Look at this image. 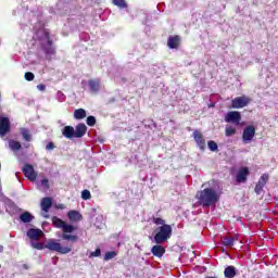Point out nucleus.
<instances>
[{
	"instance_id": "obj_7",
	"label": "nucleus",
	"mask_w": 278,
	"mask_h": 278,
	"mask_svg": "<svg viewBox=\"0 0 278 278\" xmlns=\"http://www.w3.org/2000/svg\"><path fill=\"white\" fill-rule=\"evenodd\" d=\"M255 138V126L249 125L243 129L242 141L244 144H249Z\"/></svg>"
},
{
	"instance_id": "obj_10",
	"label": "nucleus",
	"mask_w": 278,
	"mask_h": 278,
	"mask_svg": "<svg viewBox=\"0 0 278 278\" xmlns=\"http://www.w3.org/2000/svg\"><path fill=\"white\" fill-rule=\"evenodd\" d=\"M11 131L10 118L1 117L0 118V138H5Z\"/></svg>"
},
{
	"instance_id": "obj_11",
	"label": "nucleus",
	"mask_w": 278,
	"mask_h": 278,
	"mask_svg": "<svg viewBox=\"0 0 278 278\" xmlns=\"http://www.w3.org/2000/svg\"><path fill=\"white\" fill-rule=\"evenodd\" d=\"M268 179H270V175H268V174H263L260 177V179L255 186V189H254V191L257 194H262V190H264V186H266V184H268Z\"/></svg>"
},
{
	"instance_id": "obj_13",
	"label": "nucleus",
	"mask_w": 278,
	"mask_h": 278,
	"mask_svg": "<svg viewBox=\"0 0 278 278\" xmlns=\"http://www.w3.org/2000/svg\"><path fill=\"white\" fill-rule=\"evenodd\" d=\"M249 175V167H241L237 173V184H247Z\"/></svg>"
},
{
	"instance_id": "obj_21",
	"label": "nucleus",
	"mask_w": 278,
	"mask_h": 278,
	"mask_svg": "<svg viewBox=\"0 0 278 278\" xmlns=\"http://www.w3.org/2000/svg\"><path fill=\"white\" fill-rule=\"evenodd\" d=\"M53 205V200L51 198H43L41 200V210L42 212H49Z\"/></svg>"
},
{
	"instance_id": "obj_35",
	"label": "nucleus",
	"mask_w": 278,
	"mask_h": 278,
	"mask_svg": "<svg viewBox=\"0 0 278 278\" xmlns=\"http://www.w3.org/2000/svg\"><path fill=\"white\" fill-rule=\"evenodd\" d=\"M24 77H25L26 81H34L36 76L31 72H26Z\"/></svg>"
},
{
	"instance_id": "obj_45",
	"label": "nucleus",
	"mask_w": 278,
	"mask_h": 278,
	"mask_svg": "<svg viewBox=\"0 0 278 278\" xmlns=\"http://www.w3.org/2000/svg\"><path fill=\"white\" fill-rule=\"evenodd\" d=\"M210 108H214V104H211Z\"/></svg>"
},
{
	"instance_id": "obj_1",
	"label": "nucleus",
	"mask_w": 278,
	"mask_h": 278,
	"mask_svg": "<svg viewBox=\"0 0 278 278\" xmlns=\"http://www.w3.org/2000/svg\"><path fill=\"white\" fill-rule=\"evenodd\" d=\"M37 39L41 42V49L46 54V60H51V56L55 55V47H53V39H51V33L49 29H39L37 31ZM45 40L47 43H45Z\"/></svg>"
},
{
	"instance_id": "obj_25",
	"label": "nucleus",
	"mask_w": 278,
	"mask_h": 278,
	"mask_svg": "<svg viewBox=\"0 0 278 278\" xmlns=\"http://www.w3.org/2000/svg\"><path fill=\"white\" fill-rule=\"evenodd\" d=\"M33 219L34 215H31L29 212H24L22 215H20V220H22V223H31Z\"/></svg>"
},
{
	"instance_id": "obj_6",
	"label": "nucleus",
	"mask_w": 278,
	"mask_h": 278,
	"mask_svg": "<svg viewBox=\"0 0 278 278\" xmlns=\"http://www.w3.org/2000/svg\"><path fill=\"white\" fill-rule=\"evenodd\" d=\"M249 103H251V98L241 96L231 100V108L233 110H242V108H247Z\"/></svg>"
},
{
	"instance_id": "obj_46",
	"label": "nucleus",
	"mask_w": 278,
	"mask_h": 278,
	"mask_svg": "<svg viewBox=\"0 0 278 278\" xmlns=\"http://www.w3.org/2000/svg\"><path fill=\"white\" fill-rule=\"evenodd\" d=\"M7 212H10V210H9V208H7Z\"/></svg>"
},
{
	"instance_id": "obj_29",
	"label": "nucleus",
	"mask_w": 278,
	"mask_h": 278,
	"mask_svg": "<svg viewBox=\"0 0 278 278\" xmlns=\"http://www.w3.org/2000/svg\"><path fill=\"white\" fill-rule=\"evenodd\" d=\"M118 255L115 251H109L104 254V262H110V260H114Z\"/></svg>"
},
{
	"instance_id": "obj_32",
	"label": "nucleus",
	"mask_w": 278,
	"mask_h": 278,
	"mask_svg": "<svg viewBox=\"0 0 278 278\" xmlns=\"http://www.w3.org/2000/svg\"><path fill=\"white\" fill-rule=\"evenodd\" d=\"M81 199H84V201L92 199V195L90 194V191L88 189L83 190Z\"/></svg>"
},
{
	"instance_id": "obj_23",
	"label": "nucleus",
	"mask_w": 278,
	"mask_h": 278,
	"mask_svg": "<svg viewBox=\"0 0 278 278\" xmlns=\"http://www.w3.org/2000/svg\"><path fill=\"white\" fill-rule=\"evenodd\" d=\"M9 147H10L11 151H21V149L23 148L21 142L16 141L14 139L9 140Z\"/></svg>"
},
{
	"instance_id": "obj_19",
	"label": "nucleus",
	"mask_w": 278,
	"mask_h": 278,
	"mask_svg": "<svg viewBox=\"0 0 278 278\" xmlns=\"http://www.w3.org/2000/svg\"><path fill=\"white\" fill-rule=\"evenodd\" d=\"M64 138L73 140L75 138V128L73 126H65L62 130Z\"/></svg>"
},
{
	"instance_id": "obj_39",
	"label": "nucleus",
	"mask_w": 278,
	"mask_h": 278,
	"mask_svg": "<svg viewBox=\"0 0 278 278\" xmlns=\"http://www.w3.org/2000/svg\"><path fill=\"white\" fill-rule=\"evenodd\" d=\"M37 88L40 90V92H45L47 90V86H45L43 84H39Z\"/></svg>"
},
{
	"instance_id": "obj_17",
	"label": "nucleus",
	"mask_w": 278,
	"mask_h": 278,
	"mask_svg": "<svg viewBox=\"0 0 278 278\" xmlns=\"http://www.w3.org/2000/svg\"><path fill=\"white\" fill-rule=\"evenodd\" d=\"M67 217L70 218V223H79V220H84V216L79 211H68Z\"/></svg>"
},
{
	"instance_id": "obj_20",
	"label": "nucleus",
	"mask_w": 278,
	"mask_h": 278,
	"mask_svg": "<svg viewBox=\"0 0 278 278\" xmlns=\"http://www.w3.org/2000/svg\"><path fill=\"white\" fill-rule=\"evenodd\" d=\"M88 86H89L91 92H99V90L101 89V80L90 79L88 81Z\"/></svg>"
},
{
	"instance_id": "obj_38",
	"label": "nucleus",
	"mask_w": 278,
	"mask_h": 278,
	"mask_svg": "<svg viewBox=\"0 0 278 278\" xmlns=\"http://www.w3.org/2000/svg\"><path fill=\"white\" fill-rule=\"evenodd\" d=\"M41 186H42L43 188L49 189V179L43 178V179L41 180Z\"/></svg>"
},
{
	"instance_id": "obj_44",
	"label": "nucleus",
	"mask_w": 278,
	"mask_h": 278,
	"mask_svg": "<svg viewBox=\"0 0 278 278\" xmlns=\"http://www.w3.org/2000/svg\"><path fill=\"white\" fill-rule=\"evenodd\" d=\"M206 278H216V277L208 276V277H206Z\"/></svg>"
},
{
	"instance_id": "obj_36",
	"label": "nucleus",
	"mask_w": 278,
	"mask_h": 278,
	"mask_svg": "<svg viewBox=\"0 0 278 278\" xmlns=\"http://www.w3.org/2000/svg\"><path fill=\"white\" fill-rule=\"evenodd\" d=\"M89 257H101V249H96L94 252H90Z\"/></svg>"
},
{
	"instance_id": "obj_40",
	"label": "nucleus",
	"mask_w": 278,
	"mask_h": 278,
	"mask_svg": "<svg viewBox=\"0 0 278 278\" xmlns=\"http://www.w3.org/2000/svg\"><path fill=\"white\" fill-rule=\"evenodd\" d=\"M239 238H240V236H238V235L231 236L232 242H235V243L238 242Z\"/></svg>"
},
{
	"instance_id": "obj_5",
	"label": "nucleus",
	"mask_w": 278,
	"mask_h": 278,
	"mask_svg": "<svg viewBox=\"0 0 278 278\" xmlns=\"http://www.w3.org/2000/svg\"><path fill=\"white\" fill-rule=\"evenodd\" d=\"M173 236V226L166 224L156 228V233L154 236V242L156 244H162V242H166V240H170Z\"/></svg>"
},
{
	"instance_id": "obj_18",
	"label": "nucleus",
	"mask_w": 278,
	"mask_h": 278,
	"mask_svg": "<svg viewBox=\"0 0 278 278\" xmlns=\"http://www.w3.org/2000/svg\"><path fill=\"white\" fill-rule=\"evenodd\" d=\"M151 253L154 255V257H162V255L166 253V249L157 243L156 245L152 247Z\"/></svg>"
},
{
	"instance_id": "obj_4",
	"label": "nucleus",
	"mask_w": 278,
	"mask_h": 278,
	"mask_svg": "<svg viewBox=\"0 0 278 278\" xmlns=\"http://www.w3.org/2000/svg\"><path fill=\"white\" fill-rule=\"evenodd\" d=\"M52 224L56 229H62V240H68L70 242H77L79 240V237L77 235H68L73 233L75 229H77L75 226L66 224L63 219H60L59 217L54 216L52 217Z\"/></svg>"
},
{
	"instance_id": "obj_34",
	"label": "nucleus",
	"mask_w": 278,
	"mask_h": 278,
	"mask_svg": "<svg viewBox=\"0 0 278 278\" xmlns=\"http://www.w3.org/2000/svg\"><path fill=\"white\" fill-rule=\"evenodd\" d=\"M153 223L154 225H161V227H163V225H167L166 220H164L162 217H153Z\"/></svg>"
},
{
	"instance_id": "obj_31",
	"label": "nucleus",
	"mask_w": 278,
	"mask_h": 278,
	"mask_svg": "<svg viewBox=\"0 0 278 278\" xmlns=\"http://www.w3.org/2000/svg\"><path fill=\"white\" fill-rule=\"evenodd\" d=\"M87 125L88 127H94L97 125V117L90 115L87 117Z\"/></svg>"
},
{
	"instance_id": "obj_15",
	"label": "nucleus",
	"mask_w": 278,
	"mask_h": 278,
	"mask_svg": "<svg viewBox=\"0 0 278 278\" xmlns=\"http://www.w3.org/2000/svg\"><path fill=\"white\" fill-rule=\"evenodd\" d=\"M43 235H45V232H42L38 228H30L26 232V236H27V238H29V240H40V237Z\"/></svg>"
},
{
	"instance_id": "obj_33",
	"label": "nucleus",
	"mask_w": 278,
	"mask_h": 278,
	"mask_svg": "<svg viewBox=\"0 0 278 278\" xmlns=\"http://www.w3.org/2000/svg\"><path fill=\"white\" fill-rule=\"evenodd\" d=\"M113 3L114 5H117V8H127V2H125V0H113Z\"/></svg>"
},
{
	"instance_id": "obj_26",
	"label": "nucleus",
	"mask_w": 278,
	"mask_h": 278,
	"mask_svg": "<svg viewBox=\"0 0 278 278\" xmlns=\"http://www.w3.org/2000/svg\"><path fill=\"white\" fill-rule=\"evenodd\" d=\"M21 134H22L24 140H26V142H31V134L29 132V129L22 128Z\"/></svg>"
},
{
	"instance_id": "obj_37",
	"label": "nucleus",
	"mask_w": 278,
	"mask_h": 278,
	"mask_svg": "<svg viewBox=\"0 0 278 278\" xmlns=\"http://www.w3.org/2000/svg\"><path fill=\"white\" fill-rule=\"evenodd\" d=\"M46 149L47 151H53V149H55V143H53V141L48 142Z\"/></svg>"
},
{
	"instance_id": "obj_30",
	"label": "nucleus",
	"mask_w": 278,
	"mask_h": 278,
	"mask_svg": "<svg viewBox=\"0 0 278 278\" xmlns=\"http://www.w3.org/2000/svg\"><path fill=\"white\" fill-rule=\"evenodd\" d=\"M207 147H208L210 151H213V152L218 151V143H216V141H214V140H210L207 142Z\"/></svg>"
},
{
	"instance_id": "obj_8",
	"label": "nucleus",
	"mask_w": 278,
	"mask_h": 278,
	"mask_svg": "<svg viewBox=\"0 0 278 278\" xmlns=\"http://www.w3.org/2000/svg\"><path fill=\"white\" fill-rule=\"evenodd\" d=\"M240 121H242V115L238 111H229L225 115L226 123H232L233 125H240Z\"/></svg>"
},
{
	"instance_id": "obj_42",
	"label": "nucleus",
	"mask_w": 278,
	"mask_h": 278,
	"mask_svg": "<svg viewBox=\"0 0 278 278\" xmlns=\"http://www.w3.org/2000/svg\"><path fill=\"white\" fill-rule=\"evenodd\" d=\"M22 268H24V270H29V266L27 264H23Z\"/></svg>"
},
{
	"instance_id": "obj_43",
	"label": "nucleus",
	"mask_w": 278,
	"mask_h": 278,
	"mask_svg": "<svg viewBox=\"0 0 278 278\" xmlns=\"http://www.w3.org/2000/svg\"><path fill=\"white\" fill-rule=\"evenodd\" d=\"M0 253H3V245H0Z\"/></svg>"
},
{
	"instance_id": "obj_9",
	"label": "nucleus",
	"mask_w": 278,
	"mask_h": 278,
	"mask_svg": "<svg viewBox=\"0 0 278 278\" xmlns=\"http://www.w3.org/2000/svg\"><path fill=\"white\" fill-rule=\"evenodd\" d=\"M22 170L26 179H28L29 181H35L38 177V174L36 173V169H34V165L31 164L24 165Z\"/></svg>"
},
{
	"instance_id": "obj_24",
	"label": "nucleus",
	"mask_w": 278,
	"mask_h": 278,
	"mask_svg": "<svg viewBox=\"0 0 278 278\" xmlns=\"http://www.w3.org/2000/svg\"><path fill=\"white\" fill-rule=\"evenodd\" d=\"M74 118L76 121H83V118H86V110L84 109H77L74 111Z\"/></svg>"
},
{
	"instance_id": "obj_14",
	"label": "nucleus",
	"mask_w": 278,
	"mask_h": 278,
	"mask_svg": "<svg viewBox=\"0 0 278 278\" xmlns=\"http://www.w3.org/2000/svg\"><path fill=\"white\" fill-rule=\"evenodd\" d=\"M179 45H181V37L179 35L168 37L167 47L169 49H179Z\"/></svg>"
},
{
	"instance_id": "obj_22",
	"label": "nucleus",
	"mask_w": 278,
	"mask_h": 278,
	"mask_svg": "<svg viewBox=\"0 0 278 278\" xmlns=\"http://www.w3.org/2000/svg\"><path fill=\"white\" fill-rule=\"evenodd\" d=\"M238 275L235 266H227L224 270V277L226 278H233Z\"/></svg>"
},
{
	"instance_id": "obj_2",
	"label": "nucleus",
	"mask_w": 278,
	"mask_h": 278,
	"mask_svg": "<svg viewBox=\"0 0 278 278\" xmlns=\"http://www.w3.org/2000/svg\"><path fill=\"white\" fill-rule=\"evenodd\" d=\"M33 249H37V251H42L45 249H48L49 251H54L55 253H60L61 255H67V253H71L73 251V244L62 247V243L50 239L47 244L42 242H31Z\"/></svg>"
},
{
	"instance_id": "obj_28",
	"label": "nucleus",
	"mask_w": 278,
	"mask_h": 278,
	"mask_svg": "<svg viewBox=\"0 0 278 278\" xmlns=\"http://www.w3.org/2000/svg\"><path fill=\"white\" fill-rule=\"evenodd\" d=\"M222 243H223L224 247H233V244H235L233 239L231 238V236L224 237Z\"/></svg>"
},
{
	"instance_id": "obj_3",
	"label": "nucleus",
	"mask_w": 278,
	"mask_h": 278,
	"mask_svg": "<svg viewBox=\"0 0 278 278\" xmlns=\"http://www.w3.org/2000/svg\"><path fill=\"white\" fill-rule=\"evenodd\" d=\"M195 198L198 199L199 205L202 207H212V205H216L219 201L218 193L212 188L198 191Z\"/></svg>"
},
{
	"instance_id": "obj_41",
	"label": "nucleus",
	"mask_w": 278,
	"mask_h": 278,
	"mask_svg": "<svg viewBox=\"0 0 278 278\" xmlns=\"http://www.w3.org/2000/svg\"><path fill=\"white\" fill-rule=\"evenodd\" d=\"M8 207H11V210H16V205L14 203H10Z\"/></svg>"
},
{
	"instance_id": "obj_12",
	"label": "nucleus",
	"mask_w": 278,
	"mask_h": 278,
	"mask_svg": "<svg viewBox=\"0 0 278 278\" xmlns=\"http://www.w3.org/2000/svg\"><path fill=\"white\" fill-rule=\"evenodd\" d=\"M193 139L197 142L199 149L201 151H205V138L203 137V132L199 130L193 131Z\"/></svg>"
},
{
	"instance_id": "obj_16",
	"label": "nucleus",
	"mask_w": 278,
	"mask_h": 278,
	"mask_svg": "<svg viewBox=\"0 0 278 278\" xmlns=\"http://www.w3.org/2000/svg\"><path fill=\"white\" fill-rule=\"evenodd\" d=\"M86 131H88V127L86 124L80 123L76 126V129L74 130L75 138H84L86 136Z\"/></svg>"
},
{
	"instance_id": "obj_27",
	"label": "nucleus",
	"mask_w": 278,
	"mask_h": 278,
	"mask_svg": "<svg viewBox=\"0 0 278 278\" xmlns=\"http://www.w3.org/2000/svg\"><path fill=\"white\" fill-rule=\"evenodd\" d=\"M225 136L226 138H231V136H236V127L227 126L225 129Z\"/></svg>"
}]
</instances>
